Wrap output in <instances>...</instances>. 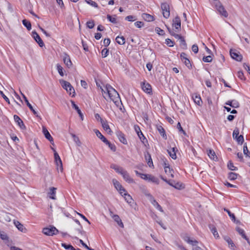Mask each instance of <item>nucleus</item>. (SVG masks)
Here are the masks:
<instances>
[{
  "label": "nucleus",
  "mask_w": 250,
  "mask_h": 250,
  "mask_svg": "<svg viewBox=\"0 0 250 250\" xmlns=\"http://www.w3.org/2000/svg\"><path fill=\"white\" fill-rule=\"evenodd\" d=\"M85 1L88 4L91 5L93 7H94L95 8H98V5L97 3L93 1L92 0H85Z\"/></svg>",
  "instance_id": "nucleus-49"
},
{
  "label": "nucleus",
  "mask_w": 250,
  "mask_h": 250,
  "mask_svg": "<svg viewBox=\"0 0 250 250\" xmlns=\"http://www.w3.org/2000/svg\"><path fill=\"white\" fill-rule=\"evenodd\" d=\"M164 169L165 173L169 175L172 178L174 177V171L172 169L170 168L168 166H167L166 163L164 164Z\"/></svg>",
  "instance_id": "nucleus-23"
},
{
  "label": "nucleus",
  "mask_w": 250,
  "mask_h": 250,
  "mask_svg": "<svg viewBox=\"0 0 250 250\" xmlns=\"http://www.w3.org/2000/svg\"><path fill=\"white\" fill-rule=\"evenodd\" d=\"M32 37L34 39V40L36 41V42L38 43L39 46L41 47L43 46L44 45V44L39 35V34L35 31H33L32 33Z\"/></svg>",
  "instance_id": "nucleus-9"
},
{
  "label": "nucleus",
  "mask_w": 250,
  "mask_h": 250,
  "mask_svg": "<svg viewBox=\"0 0 250 250\" xmlns=\"http://www.w3.org/2000/svg\"><path fill=\"white\" fill-rule=\"evenodd\" d=\"M117 136L119 139V141L125 145H126L127 144V141L125 137V134L122 133L121 131H118L116 133Z\"/></svg>",
  "instance_id": "nucleus-16"
},
{
  "label": "nucleus",
  "mask_w": 250,
  "mask_h": 250,
  "mask_svg": "<svg viewBox=\"0 0 250 250\" xmlns=\"http://www.w3.org/2000/svg\"><path fill=\"white\" fill-rule=\"evenodd\" d=\"M180 57L182 62L185 63L187 67L188 68H191V64L190 61L187 58V54L183 52L181 54Z\"/></svg>",
  "instance_id": "nucleus-13"
},
{
  "label": "nucleus",
  "mask_w": 250,
  "mask_h": 250,
  "mask_svg": "<svg viewBox=\"0 0 250 250\" xmlns=\"http://www.w3.org/2000/svg\"><path fill=\"white\" fill-rule=\"evenodd\" d=\"M135 172L137 176H140L142 179L145 180L146 181L147 180V177L148 174L141 173L137 170H135Z\"/></svg>",
  "instance_id": "nucleus-43"
},
{
  "label": "nucleus",
  "mask_w": 250,
  "mask_h": 250,
  "mask_svg": "<svg viewBox=\"0 0 250 250\" xmlns=\"http://www.w3.org/2000/svg\"><path fill=\"white\" fill-rule=\"evenodd\" d=\"M193 99L194 102L199 105H200L201 104V103H202V100L200 97L199 96H195Z\"/></svg>",
  "instance_id": "nucleus-55"
},
{
  "label": "nucleus",
  "mask_w": 250,
  "mask_h": 250,
  "mask_svg": "<svg viewBox=\"0 0 250 250\" xmlns=\"http://www.w3.org/2000/svg\"><path fill=\"white\" fill-rule=\"evenodd\" d=\"M157 129L159 131V133L163 137V138L165 139H167V135L166 134V131L164 128L160 125H157Z\"/></svg>",
  "instance_id": "nucleus-26"
},
{
  "label": "nucleus",
  "mask_w": 250,
  "mask_h": 250,
  "mask_svg": "<svg viewBox=\"0 0 250 250\" xmlns=\"http://www.w3.org/2000/svg\"><path fill=\"white\" fill-rule=\"evenodd\" d=\"M224 240L228 243L229 245V247L231 249L234 250L235 245L230 237L227 236H225Z\"/></svg>",
  "instance_id": "nucleus-31"
},
{
  "label": "nucleus",
  "mask_w": 250,
  "mask_h": 250,
  "mask_svg": "<svg viewBox=\"0 0 250 250\" xmlns=\"http://www.w3.org/2000/svg\"><path fill=\"white\" fill-rule=\"evenodd\" d=\"M229 52L231 57L233 59L239 62L242 61L243 58L241 54H240V53L236 50L230 49Z\"/></svg>",
  "instance_id": "nucleus-7"
},
{
  "label": "nucleus",
  "mask_w": 250,
  "mask_h": 250,
  "mask_svg": "<svg viewBox=\"0 0 250 250\" xmlns=\"http://www.w3.org/2000/svg\"><path fill=\"white\" fill-rule=\"evenodd\" d=\"M172 26L175 28V32H179L181 30V20L179 17L176 16L173 20Z\"/></svg>",
  "instance_id": "nucleus-8"
},
{
  "label": "nucleus",
  "mask_w": 250,
  "mask_h": 250,
  "mask_svg": "<svg viewBox=\"0 0 250 250\" xmlns=\"http://www.w3.org/2000/svg\"><path fill=\"white\" fill-rule=\"evenodd\" d=\"M166 43L170 47H172L174 46V42L172 41L169 39H167L166 40Z\"/></svg>",
  "instance_id": "nucleus-59"
},
{
  "label": "nucleus",
  "mask_w": 250,
  "mask_h": 250,
  "mask_svg": "<svg viewBox=\"0 0 250 250\" xmlns=\"http://www.w3.org/2000/svg\"><path fill=\"white\" fill-rule=\"evenodd\" d=\"M107 19L109 20V21L113 23H116L117 22L116 19L115 17H113L110 15L108 14L107 15Z\"/></svg>",
  "instance_id": "nucleus-53"
},
{
  "label": "nucleus",
  "mask_w": 250,
  "mask_h": 250,
  "mask_svg": "<svg viewBox=\"0 0 250 250\" xmlns=\"http://www.w3.org/2000/svg\"><path fill=\"white\" fill-rule=\"evenodd\" d=\"M142 88L144 91L149 94H152V91L151 85L148 83L143 82L141 83Z\"/></svg>",
  "instance_id": "nucleus-12"
},
{
  "label": "nucleus",
  "mask_w": 250,
  "mask_h": 250,
  "mask_svg": "<svg viewBox=\"0 0 250 250\" xmlns=\"http://www.w3.org/2000/svg\"><path fill=\"white\" fill-rule=\"evenodd\" d=\"M14 119L21 129H26V126L24 125L23 121L18 115H15L14 116Z\"/></svg>",
  "instance_id": "nucleus-15"
},
{
  "label": "nucleus",
  "mask_w": 250,
  "mask_h": 250,
  "mask_svg": "<svg viewBox=\"0 0 250 250\" xmlns=\"http://www.w3.org/2000/svg\"><path fill=\"white\" fill-rule=\"evenodd\" d=\"M208 155L209 157L212 160H214L215 158H217L215 153L213 150L210 149L208 151Z\"/></svg>",
  "instance_id": "nucleus-46"
},
{
  "label": "nucleus",
  "mask_w": 250,
  "mask_h": 250,
  "mask_svg": "<svg viewBox=\"0 0 250 250\" xmlns=\"http://www.w3.org/2000/svg\"><path fill=\"white\" fill-rule=\"evenodd\" d=\"M228 167L231 170H236L237 169V168L234 166L233 163L230 161L228 164Z\"/></svg>",
  "instance_id": "nucleus-51"
},
{
  "label": "nucleus",
  "mask_w": 250,
  "mask_h": 250,
  "mask_svg": "<svg viewBox=\"0 0 250 250\" xmlns=\"http://www.w3.org/2000/svg\"><path fill=\"white\" fill-rule=\"evenodd\" d=\"M105 90L110 99L117 106H119L120 103L122 104L119 94L114 88L109 84H106Z\"/></svg>",
  "instance_id": "nucleus-1"
},
{
  "label": "nucleus",
  "mask_w": 250,
  "mask_h": 250,
  "mask_svg": "<svg viewBox=\"0 0 250 250\" xmlns=\"http://www.w3.org/2000/svg\"><path fill=\"white\" fill-rule=\"evenodd\" d=\"M62 59L64 63L68 68H70L72 66V62L68 55L64 53L62 56Z\"/></svg>",
  "instance_id": "nucleus-10"
},
{
  "label": "nucleus",
  "mask_w": 250,
  "mask_h": 250,
  "mask_svg": "<svg viewBox=\"0 0 250 250\" xmlns=\"http://www.w3.org/2000/svg\"><path fill=\"white\" fill-rule=\"evenodd\" d=\"M209 228L211 230V231L213 233L214 236L216 238H218L219 237L218 232L216 230V229L213 226H210Z\"/></svg>",
  "instance_id": "nucleus-45"
},
{
  "label": "nucleus",
  "mask_w": 250,
  "mask_h": 250,
  "mask_svg": "<svg viewBox=\"0 0 250 250\" xmlns=\"http://www.w3.org/2000/svg\"><path fill=\"white\" fill-rule=\"evenodd\" d=\"M203 61L206 62H210L212 61V58L210 56L204 57Z\"/></svg>",
  "instance_id": "nucleus-58"
},
{
  "label": "nucleus",
  "mask_w": 250,
  "mask_h": 250,
  "mask_svg": "<svg viewBox=\"0 0 250 250\" xmlns=\"http://www.w3.org/2000/svg\"><path fill=\"white\" fill-rule=\"evenodd\" d=\"M123 196L124 197L125 200L126 201L127 203H128L130 205H131V204L133 203V199L132 197L128 193H124V195Z\"/></svg>",
  "instance_id": "nucleus-30"
},
{
  "label": "nucleus",
  "mask_w": 250,
  "mask_h": 250,
  "mask_svg": "<svg viewBox=\"0 0 250 250\" xmlns=\"http://www.w3.org/2000/svg\"><path fill=\"white\" fill-rule=\"evenodd\" d=\"M42 132H43V133L44 134V135L45 137L48 141H49L52 144H53V143H52V142H53V138L51 136V135L49 133V132L48 131V130L45 127H44V126L42 127Z\"/></svg>",
  "instance_id": "nucleus-18"
},
{
  "label": "nucleus",
  "mask_w": 250,
  "mask_h": 250,
  "mask_svg": "<svg viewBox=\"0 0 250 250\" xmlns=\"http://www.w3.org/2000/svg\"><path fill=\"white\" fill-rule=\"evenodd\" d=\"M95 23L94 21H89L86 22V26L89 29H92L94 27Z\"/></svg>",
  "instance_id": "nucleus-56"
},
{
  "label": "nucleus",
  "mask_w": 250,
  "mask_h": 250,
  "mask_svg": "<svg viewBox=\"0 0 250 250\" xmlns=\"http://www.w3.org/2000/svg\"><path fill=\"white\" fill-rule=\"evenodd\" d=\"M94 132L96 136L100 138L104 143L107 141V139L102 135V134L98 129H94Z\"/></svg>",
  "instance_id": "nucleus-32"
},
{
  "label": "nucleus",
  "mask_w": 250,
  "mask_h": 250,
  "mask_svg": "<svg viewBox=\"0 0 250 250\" xmlns=\"http://www.w3.org/2000/svg\"><path fill=\"white\" fill-rule=\"evenodd\" d=\"M135 26L137 27L140 28L142 27L144 25V23L142 21H138L134 23Z\"/></svg>",
  "instance_id": "nucleus-60"
},
{
  "label": "nucleus",
  "mask_w": 250,
  "mask_h": 250,
  "mask_svg": "<svg viewBox=\"0 0 250 250\" xmlns=\"http://www.w3.org/2000/svg\"><path fill=\"white\" fill-rule=\"evenodd\" d=\"M54 159L56 165L58 166V169L60 168L61 171H62L63 169L62 162L59 154L55 151L54 153Z\"/></svg>",
  "instance_id": "nucleus-11"
},
{
  "label": "nucleus",
  "mask_w": 250,
  "mask_h": 250,
  "mask_svg": "<svg viewBox=\"0 0 250 250\" xmlns=\"http://www.w3.org/2000/svg\"><path fill=\"white\" fill-rule=\"evenodd\" d=\"M112 218L114 219V220L117 222V223L118 224V225L122 227V228H124V224L121 220V219H120V217L119 216V215H113V216H112Z\"/></svg>",
  "instance_id": "nucleus-28"
},
{
  "label": "nucleus",
  "mask_w": 250,
  "mask_h": 250,
  "mask_svg": "<svg viewBox=\"0 0 250 250\" xmlns=\"http://www.w3.org/2000/svg\"><path fill=\"white\" fill-rule=\"evenodd\" d=\"M224 210L225 211H226L228 213L229 216L231 219L232 221H233L234 222H235L236 218L234 214L232 213L228 209L226 208H224Z\"/></svg>",
  "instance_id": "nucleus-41"
},
{
  "label": "nucleus",
  "mask_w": 250,
  "mask_h": 250,
  "mask_svg": "<svg viewBox=\"0 0 250 250\" xmlns=\"http://www.w3.org/2000/svg\"><path fill=\"white\" fill-rule=\"evenodd\" d=\"M60 82L62 87L65 89L70 95H71L72 93H75L74 89L70 83L63 80H60Z\"/></svg>",
  "instance_id": "nucleus-2"
},
{
  "label": "nucleus",
  "mask_w": 250,
  "mask_h": 250,
  "mask_svg": "<svg viewBox=\"0 0 250 250\" xmlns=\"http://www.w3.org/2000/svg\"><path fill=\"white\" fill-rule=\"evenodd\" d=\"M101 123L105 131H106L108 133H110L111 132V130L110 128L107 121L104 120L103 119H101Z\"/></svg>",
  "instance_id": "nucleus-17"
},
{
  "label": "nucleus",
  "mask_w": 250,
  "mask_h": 250,
  "mask_svg": "<svg viewBox=\"0 0 250 250\" xmlns=\"http://www.w3.org/2000/svg\"><path fill=\"white\" fill-rule=\"evenodd\" d=\"M112 182L115 188L118 191L124 190V191H125V188L122 187L121 184L117 180L113 179Z\"/></svg>",
  "instance_id": "nucleus-21"
},
{
  "label": "nucleus",
  "mask_w": 250,
  "mask_h": 250,
  "mask_svg": "<svg viewBox=\"0 0 250 250\" xmlns=\"http://www.w3.org/2000/svg\"><path fill=\"white\" fill-rule=\"evenodd\" d=\"M138 136L143 144L145 145L146 143H147V140L143 134L142 132H140V133L138 134Z\"/></svg>",
  "instance_id": "nucleus-44"
},
{
  "label": "nucleus",
  "mask_w": 250,
  "mask_h": 250,
  "mask_svg": "<svg viewBox=\"0 0 250 250\" xmlns=\"http://www.w3.org/2000/svg\"><path fill=\"white\" fill-rule=\"evenodd\" d=\"M102 56L103 58L107 57L109 53V50L106 48H104L102 51Z\"/></svg>",
  "instance_id": "nucleus-54"
},
{
  "label": "nucleus",
  "mask_w": 250,
  "mask_h": 250,
  "mask_svg": "<svg viewBox=\"0 0 250 250\" xmlns=\"http://www.w3.org/2000/svg\"><path fill=\"white\" fill-rule=\"evenodd\" d=\"M71 102L72 106L73 108H74L77 111L79 116L82 118L83 114H82L81 110L79 109L78 106L75 104V103L74 101H71Z\"/></svg>",
  "instance_id": "nucleus-34"
},
{
  "label": "nucleus",
  "mask_w": 250,
  "mask_h": 250,
  "mask_svg": "<svg viewBox=\"0 0 250 250\" xmlns=\"http://www.w3.org/2000/svg\"><path fill=\"white\" fill-rule=\"evenodd\" d=\"M122 175L123 177L124 180L128 183H132L134 182L133 179L130 177L128 173L125 170L122 173Z\"/></svg>",
  "instance_id": "nucleus-19"
},
{
  "label": "nucleus",
  "mask_w": 250,
  "mask_h": 250,
  "mask_svg": "<svg viewBox=\"0 0 250 250\" xmlns=\"http://www.w3.org/2000/svg\"><path fill=\"white\" fill-rule=\"evenodd\" d=\"M125 19L129 21H132L136 20L135 17L133 16L130 15L125 17Z\"/></svg>",
  "instance_id": "nucleus-62"
},
{
  "label": "nucleus",
  "mask_w": 250,
  "mask_h": 250,
  "mask_svg": "<svg viewBox=\"0 0 250 250\" xmlns=\"http://www.w3.org/2000/svg\"><path fill=\"white\" fill-rule=\"evenodd\" d=\"M104 143L106 145H107L108 146V147L110 148V149L113 152H115L116 150V147L115 145L113 144H111L107 140Z\"/></svg>",
  "instance_id": "nucleus-40"
},
{
  "label": "nucleus",
  "mask_w": 250,
  "mask_h": 250,
  "mask_svg": "<svg viewBox=\"0 0 250 250\" xmlns=\"http://www.w3.org/2000/svg\"><path fill=\"white\" fill-rule=\"evenodd\" d=\"M22 22L23 25L26 27L28 31L31 29V24L29 21L24 19L22 20Z\"/></svg>",
  "instance_id": "nucleus-37"
},
{
  "label": "nucleus",
  "mask_w": 250,
  "mask_h": 250,
  "mask_svg": "<svg viewBox=\"0 0 250 250\" xmlns=\"http://www.w3.org/2000/svg\"><path fill=\"white\" fill-rule=\"evenodd\" d=\"M174 188L177 189H182L185 188V185L181 182H176L174 184Z\"/></svg>",
  "instance_id": "nucleus-47"
},
{
  "label": "nucleus",
  "mask_w": 250,
  "mask_h": 250,
  "mask_svg": "<svg viewBox=\"0 0 250 250\" xmlns=\"http://www.w3.org/2000/svg\"><path fill=\"white\" fill-rule=\"evenodd\" d=\"M142 17L145 21L149 22L152 21L154 20L153 16L147 13L143 14Z\"/></svg>",
  "instance_id": "nucleus-29"
},
{
  "label": "nucleus",
  "mask_w": 250,
  "mask_h": 250,
  "mask_svg": "<svg viewBox=\"0 0 250 250\" xmlns=\"http://www.w3.org/2000/svg\"><path fill=\"white\" fill-rule=\"evenodd\" d=\"M182 238L184 241L187 242L188 243L191 245L192 246H195L198 243V242L196 240H192L190 239V237L187 234H184L182 236Z\"/></svg>",
  "instance_id": "nucleus-14"
},
{
  "label": "nucleus",
  "mask_w": 250,
  "mask_h": 250,
  "mask_svg": "<svg viewBox=\"0 0 250 250\" xmlns=\"http://www.w3.org/2000/svg\"><path fill=\"white\" fill-rule=\"evenodd\" d=\"M238 174L234 172H229L228 174V178L230 180H234L237 178Z\"/></svg>",
  "instance_id": "nucleus-42"
},
{
  "label": "nucleus",
  "mask_w": 250,
  "mask_h": 250,
  "mask_svg": "<svg viewBox=\"0 0 250 250\" xmlns=\"http://www.w3.org/2000/svg\"><path fill=\"white\" fill-rule=\"evenodd\" d=\"M57 70L59 73V74L61 76H63L64 75V73H63V68L59 64V63H58L57 64Z\"/></svg>",
  "instance_id": "nucleus-50"
},
{
  "label": "nucleus",
  "mask_w": 250,
  "mask_h": 250,
  "mask_svg": "<svg viewBox=\"0 0 250 250\" xmlns=\"http://www.w3.org/2000/svg\"><path fill=\"white\" fill-rule=\"evenodd\" d=\"M243 153L246 157H250V152L249 151L247 144L245 143L243 147Z\"/></svg>",
  "instance_id": "nucleus-48"
},
{
  "label": "nucleus",
  "mask_w": 250,
  "mask_h": 250,
  "mask_svg": "<svg viewBox=\"0 0 250 250\" xmlns=\"http://www.w3.org/2000/svg\"><path fill=\"white\" fill-rule=\"evenodd\" d=\"M177 151L176 147H172L167 150V152L169 156L173 159H176L177 158L176 152Z\"/></svg>",
  "instance_id": "nucleus-22"
},
{
  "label": "nucleus",
  "mask_w": 250,
  "mask_h": 250,
  "mask_svg": "<svg viewBox=\"0 0 250 250\" xmlns=\"http://www.w3.org/2000/svg\"><path fill=\"white\" fill-rule=\"evenodd\" d=\"M14 224L16 227L18 228L19 230L20 231L23 232L24 230H25V228L24 226L21 224L19 221L14 222Z\"/></svg>",
  "instance_id": "nucleus-38"
},
{
  "label": "nucleus",
  "mask_w": 250,
  "mask_h": 250,
  "mask_svg": "<svg viewBox=\"0 0 250 250\" xmlns=\"http://www.w3.org/2000/svg\"><path fill=\"white\" fill-rule=\"evenodd\" d=\"M147 181L150 182L155 183L157 185L159 184V180L158 178L151 174H148Z\"/></svg>",
  "instance_id": "nucleus-27"
},
{
  "label": "nucleus",
  "mask_w": 250,
  "mask_h": 250,
  "mask_svg": "<svg viewBox=\"0 0 250 250\" xmlns=\"http://www.w3.org/2000/svg\"><path fill=\"white\" fill-rule=\"evenodd\" d=\"M115 171L117 173L122 175V173H123V172H124L125 171V170H124L123 167L119 166V167H118V168H117V169L115 170Z\"/></svg>",
  "instance_id": "nucleus-63"
},
{
  "label": "nucleus",
  "mask_w": 250,
  "mask_h": 250,
  "mask_svg": "<svg viewBox=\"0 0 250 250\" xmlns=\"http://www.w3.org/2000/svg\"><path fill=\"white\" fill-rule=\"evenodd\" d=\"M239 130L238 128H235L232 133L233 138L236 140L238 144L242 145L244 141L242 135H239Z\"/></svg>",
  "instance_id": "nucleus-4"
},
{
  "label": "nucleus",
  "mask_w": 250,
  "mask_h": 250,
  "mask_svg": "<svg viewBox=\"0 0 250 250\" xmlns=\"http://www.w3.org/2000/svg\"><path fill=\"white\" fill-rule=\"evenodd\" d=\"M116 42L120 44V45H123L125 43V38L123 36H117L116 38Z\"/></svg>",
  "instance_id": "nucleus-35"
},
{
  "label": "nucleus",
  "mask_w": 250,
  "mask_h": 250,
  "mask_svg": "<svg viewBox=\"0 0 250 250\" xmlns=\"http://www.w3.org/2000/svg\"><path fill=\"white\" fill-rule=\"evenodd\" d=\"M62 246L67 250H77L71 245L67 244L66 243H62ZM77 250H81L78 249Z\"/></svg>",
  "instance_id": "nucleus-36"
},
{
  "label": "nucleus",
  "mask_w": 250,
  "mask_h": 250,
  "mask_svg": "<svg viewBox=\"0 0 250 250\" xmlns=\"http://www.w3.org/2000/svg\"><path fill=\"white\" fill-rule=\"evenodd\" d=\"M22 97H23V98L24 99L27 106L29 108V109H30V110L31 111H32V112L33 113V114L35 115H36L37 116H38V115H37V112L34 110V109L33 108V106H32V105L30 104V103L29 102L27 98H26V97L23 94H22V93H21Z\"/></svg>",
  "instance_id": "nucleus-20"
},
{
  "label": "nucleus",
  "mask_w": 250,
  "mask_h": 250,
  "mask_svg": "<svg viewBox=\"0 0 250 250\" xmlns=\"http://www.w3.org/2000/svg\"><path fill=\"white\" fill-rule=\"evenodd\" d=\"M42 233L47 236H53L56 234L58 230L54 226H50V228H44L42 229Z\"/></svg>",
  "instance_id": "nucleus-3"
},
{
  "label": "nucleus",
  "mask_w": 250,
  "mask_h": 250,
  "mask_svg": "<svg viewBox=\"0 0 250 250\" xmlns=\"http://www.w3.org/2000/svg\"><path fill=\"white\" fill-rule=\"evenodd\" d=\"M215 7L217 10L218 11L220 15L226 18L228 16V12L219 1L216 2Z\"/></svg>",
  "instance_id": "nucleus-5"
},
{
  "label": "nucleus",
  "mask_w": 250,
  "mask_h": 250,
  "mask_svg": "<svg viewBox=\"0 0 250 250\" xmlns=\"http://www.w3.org/2000/svg\"><path fill=\"white\" fill-rule=\"evenodd\" d=\"M161 8L163 11V16L167 19L170 16L169 6L168 3L165 2L161 4Z\"/></svg>",
  "instance_id": "nucleus-6"
},
{
  "label": "nucleus",
  "mask_w": 250,
  "mask_h": 250,
  "mask_svg": "<svg viewBox=\"0 0 250 250\" xmlns=\"http://www.w3.org/2000/svg\"><path fill=\"white\" fill-rule=\"evenodd\" d=\"M146 159L147 160V165L150 167H153L152 160L149 153L145 156Z\"/></svg>",
  "instance_id": "nucleus-33"
},
{
  "label": "nucleus",
  "mask_w": 250,
  "mask_h": 250,
  "mask_svg": "<svg viewBox=\"0 0 250 250\" xmlns=\"http://www.w3.org/2000/svg\"><path fill=\"white\" fill-rule=\"evenodd\" d=\"M155 32L159 35H164L165 34L164 31L160 27H157L155 29Z\"/></svg>",
  "instance_id": "nucleus-57"
},
{
  "label": "nucleus",
  "mask_w": 250,
  "mask_h": 250,
  "mask_svg": "<svg viewBox=\"0 0 250 250\" xmlns=\"http://www.w3.org/2000/svg\"><path fill=\"white\" fill-rule=\"evenodd\" d=\"M225 104L229 105L233 108H237L239 106V103L236 100H235L228 101Z\"/></svg>",
  "instance_id": "nucleus-25"
},
{
  "label": "nucleus",
  "mask_w": 250,
  "mask_h": 250,
  "mask_svg": "<svg viewBox=\"0 0 250 250\" xmlns=\"http://www.w3.org/2000/svg\"><path fill=\"white\" fill-rule=\"evenodd\" d=\"M57 188L54 187H51L49 188V191L48 194L49 197L53 200L56 199V192Z\"/></svg>",
  "instance_id": "nucleus-24"
},
{
  "label": "nucleus",
  "mask_w": 250,
  "mask_h": 250,
  "mask_svg": "<svg viewBox=\"0 0 250 250\" xmlns=\"http://www.w3.org/2000/svg\"><path fill=\"white\" fill-rule=\"evenodd\" d=\"M177 128L178 129L179 131L182 132L184 135L186 134V132L183 130L179 122L177 125Z\"/></svg>",
  "instance_id": "nucleus-61"
},
{
  "label": "nucleus",
  "mask_w": 250,
  "mask_h": 250,
  "mask_svg": "<svg viewBox=\"0 0 250 250\" xmlns=\"http://www.w3.org/2000/svg\"><path fill=\"white\" fill-rule=\"evenodd\" d=\"M180 46L183 49H186L187 48V45L184 38L180 40Z\"/></svg>",
  "instance_id": "nucleus-52"
},
{
  "label": "nucleus",
  "mask_w": 250,
  "mask_h": 250,
  "mask_svg": "<svg viewBox=\"0 0 250 250\" xmlns=\"http://www.w3.org/2000/svg\"><path fill=\"white\" fill-rule=\"evenodd\" d=\"M236 230L239 233V234L240 235H241V236L244 239V238H247V235H246L245 233V231L244 230V229H242L239 228V227H237L236 228Z\"/></svg>",
  "instance_id": "nucleus-39"
},
{
  "label": "nucleus",
  "mask_w": 250,
  "mask_h": 250,
  "mask_svg": "<svg viewBox=\"0 0 250 250\" xmlns=\"http://www.w3.org/2000/svg\"><path fill=\"white\" fill-rule=\"evenodd\" d=\"M237 77L242 80L244 79V75L242 71H239L238 72Z\"/></svg>",
  "instance_id": "nucleus-64"
}]
</instances>
